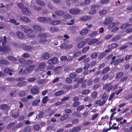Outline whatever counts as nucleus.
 <instances>
[{"label":"nucleus","mask_w":132,"mask_h":132,"mask_svg":"<svg viewBox=\"0 0 132 132\" xmlns=\"http://www.w3.org/2000/svg\"><path fill=\"white\" fill-rule=\"evenodd\" d=\"M37 3L38 5L42 6H43L44 5V2L41 0H39L37 1Z\"/></svg>","instance_id":"60"},{"label":"nucleus","mask_w":132,"mask_h":132,"mask_svg":"<svg viewBox=\"0 0 132 132\" xmlns=\"http://www.w3.org/2000/svg\"><path fill=\"white\" fill-rule=\"evenodd\" d=\"M98 54L96 52L93 53L91 55V57L92 59L95 58L97 56Z\"/></svg>","instance_id":"58"},{"label":"nucleus","mask_w":132,"mask_h":132,"mask_svg":"<svg viewBox=\"0 0 132 132\" xmlns=\"http://www.w3.org/2000/svg\"><path fill=\"white\" fill-rule=\"evenodd\" d=\"M0 108L2 110H6L8 108V106L6 104L1 105H0Z\"/></svg>","instance_id":"21"},{"label":"nucleus","mask_w":132,"mask_h":132,"mask_svg":"<svg viewBox=\"0 0 132 132\" xmlns=\"http://www.w3.org/2000/svg\"><path fill=\"white\" fill-rule=\"evenodd\" d=\"M85 45V42L84 41H82L80 42L77 44V47L79 49H80L83 47Z\"/></svg>","instance_id":"14"},{"label":"nucleus","mask_w":132,"mask_h":132,"mask_svg":"<svg viewBox=\"0 0 132 132\" xmlns=\"http://www.w3.org/2000/svg\"><path fill=\"white\" fill-rule=\"evenodd\" d=\"M72 115L74 116H76L77 117H80L81 116L80 114L76 111H74Z\"/></svg>","instance_id":"55"},{"label":"nucleus","mask_w":132,"mask_h":132,"mask_svg":"<svg viewBox=\"0 0 132 132\" xmlns=\"http://www.w3.org/2000/svg\"><path fill=\"white\" fill-rule=\"evenodd\" d=\"M15 124V122H13L10 123L8 125L7 127V129H9L12 128Z\"/></svg>","instance_id":"38"},{"label":"nucleus","mask_w":132,"mask_h":132,"mask_svg":"<svg viewBox=\"0 0 132 132\" xmlns=\"http://www.w3.org/2000/svg\"><path fill=\"white\" fill-rule=\"evenodd\" d=\"M110 68L109 67H107L104 68L103 70L102 73L103 74H104L110 71Z\"/></svg>","instance_id":"25"},{"label":"nucleus","mask_w":132,"mask_h":132,"mask_svg":"<svg viewBox=\"0 0 132 132\" xmlns=\"http://www.w3.org/2000/svg\"><path fill=\"white\" fill-rule=\"evenodd\" d=\"M31 48V46L29 45H26L23 47V49L26 50H29Z\"/></svg>","instance_id":"42"},{"label":"nucleus","mask_w":132,"mask_h":132,"mask_svg":"<svg viewBox=\"0 0 132 132\" xmlns=\"http://www.w3.org/2000/svg\"><path fill=\"white\" fill-rule=\"evenodd\" d=\"M50 23L54 25H56L60 23L61 21L59 20H51L50 22Z\"/></svg>","instance_id":"11"},{"label":"nucleus","mask_w":132,"mask_h":132,"mask_svg":"<svg viewBox=\"0 0 132 132\" xmlns=\"http://www.w3.org/2000/svg\"><path fill=\"white\" fill-rule=\"evenodd\" d=\"M4 40L2 43L3 46H0V51L4 52L6 51L8 49V47L6 46H4L6 43L7 42V38L5 36L3 37Z\"/></svg>","instance_id":"2"},{"label":"nucleus","mask_w":132,"mask_h":132,"mask_svg":"<svg viewBox=\"0 0 132 132\" xmlns=\"http://www.w3.org/2000/svg\"><path fill=\"white\" fill-rule=\"evenodd\" d=\"M64 93V91L63 90H59L56 92L54 94L56 96H59L63 95Z\"/></svg>","instance_id":"20"},{"label":"nucleus","mask_w":132,"mask_h":132,"mask_svg":"<svg viewBox=\"0 0 132 132\" xmlns=\"http://www.w3.org/2000/svg\"><path fill=\"white\" fill-rule=\"evenodd\" d=\"M50 57V54L47 52H44L42 56V58L44 60H47Z\"/></svg>","instance_id":"13"},{"label":"nucleus","mask_w":132,"mask_h":132,"mask_svg":"<svg viewBox=\"0 0 132 132\" xmlns=\"http://www.w3.org/2000/svg\"><path fill=\"white\" fill-rule=\"evenodd\" d=\"M30 128L29 127H25L24 129V132H30Z\"/></svg>","instance_id":"64"},{"label":"nucleus","mask_w":132,"mask_h":132,"mask_svg":"<svg viewBox=\"0 0 132 132\" xmlns=\"http://www.w3.org/2000/svg\"><path fill=\"white\" fill-rule=\"evenodd\" d=\"M127 27H128L126 23H124L122 24L120 27V28L121 29H124Z\"/></svg>","instance_id":"43"},{"label":"nucleus","mask_w":132,"mask_h":132,"mask_svg":"<svg viewBox=\"0 0 132 132\" xmlns=\"http://www.w3.org/2000/svg\"><path fill=\"white\" fill-rule=\"evenodd\" d=\"M89 92V90H85L82 92V94L83 95H87L88 94Z\"/></svg>","instance_id":"62"},{"label":"nucleus","mask_w":132,"mask_h":132,"mask_svg":"<svg viewBox=\"0 0 132 132\" xmlns=\"http://www.w3.org/2000/svg\"><path fill=\"white\" fill-rule=\"evenodd\" d=\"M113 20V19L111 16H107L105 19V21L103 23L105 26H107L111 23Z\"/></svg>","instance_id":"4"},{"label":"nucleus","mask_w":132,"mask_h":132,"mask_svg":"<svg viewBox=\"0 0 132 132\" xmlns=\"http://www.w3.org/2000/svg\"><path fill=\"white\" fill-rule=\"evenodd\" d=\"M120 38V36H117L111 39V41H116L118 40Z\"/></svg>","instance_id":"59"},{"label":"nucleus","mask_w":132,"mask_h":132,"mask_svg":"<svg viewBox=\"0 0 132 132\" xmlns=\"http://www.w3.org/2000/svg\"><path fill=\"white\" fill-rule=\"evenodd\" d=\"M40 128V125L38 124L35 125L33 127L34 129L37 131H38L39 130Z\"/></svg>","instance_id":"46"},{"label":"nucleus","mask_w":132,"mask_h":132,"mask_svg":"<svg viewBox=\"0 0 132 132\" xmlns=\"http://www.w3.org/2000/svg\"><path fill=\"white\" fill-rule=\"evenodd\" d=\"M72 47V45H66L65 47V49L66 50H69L71 49Z\"/></svg>","instance_id":"63"},{"label":"nucleus","mask_w":132,"mask_h":132,"mask_svg":"<svg viewBox=\"0 0 132 132\" xmlns=\"http://www.w3.org/2000/svg\"><path fill=\"white\" fill-rule=\"evenodd\" d=\"M69 117V115L67 114H65L63 115L61 117L60 120L61 121H63L66 120Z\"/></svg>","instance_id":"26"},{"label":"nucleus","mask_w":132,"mask_h":132,"mask_svg":"<svg viewBox=\"0 0 132 132\" xmlns=\"http://www.w3.org/2000/svg\"><path fill=\"white\" fill-rule=\"evenodd\" d=\"M80 130V127H77L73 128L71 130L72 132H76L79 131Z\"/></svg>","instance_id":"36"},{"label":"nucleus","mask_w":132,"mask_h":132,"mask_svg":"<svg viewBox=\"0 0 132 132\" xmlns=\"http://www.w3.org/2000/svg\"><path fill=\"white\" fill-rule=\"evenodd\" d=\"M99 40L97 39H92L88 43L89 45H92L98 42Z\"/></svg>","instance_id":"9"},{"label":"nucleus","mask_w":132,"mask_h":132,"mask_svg":"<svg viewBox=\"0 0 132 132\" xmlns=\"http://www.w3.org/2000/svg\"><path fill=\"white\" fill-rule=\"evenodd\" d=\"M118 44L117 43L113 44L110 45L108 46L109 48H110L112 50V49H114L118 46Z\"/></svg>","instance_id":"18"},{"label":"nucleus","mask_w":132,"mask_h":132,"mask_svg":"<svg viewBox=\"0 0 132 132\" xmlns=\"http://www.w3.org/2000/svg\"><path fill=\"white\" fill-rule=\"evenodd\" d=\"M26 82L25 81H21L18 82V86H22L26 85Z\"/></svg>","instance_id":"48"},{"label":"nucleus","mask_w":132,"mask_h":132,"mask_svg":"<svg viewBox=\"0 0 132 132\" xmlns=\"http://www.w3.org/2000/svg\"><path fill=\"white\" fill-rule=\"evenodd\" d=\"M16 95V91H11L10 92V95L12 97H15Z\"/></svg>","instance_id":"51"},{"label":"nucleus","mask_w":132,"mask_h":132,"mask_svg":"<svg viewBox=\"0 0 132 132\" xmlns=\"http://www.w3.org/2000/svg\"><path fill=\"white\" fill-rule=\"evenodd\" d=\"M91 18V17L90 16H82L80 18V19L81 21H85L87 19H90Z\"/></svg>","instance_id":"24"},{"label":"nucleus","mask_w":132,"mask_h":132,"mask_svg":"<svg viewBox=\"0 0 132 132\" xmlns=\"http://www.w3.org/2000/svg\"><path fill=\"white\" fill-rule=\"evenodd\" d=\"M89 30L87 29H85L81 31L80 34L81 35H84L86 34L88 31Z\"/></svg>","instance_id":"30"},{"label":"nucleus","mask_w":132,"mask_h":132,"mask_svg":"<svg viewBox=\"0 0 132 132\" xmlns=\"http://www.w3.org/2000/svg\"><path fill=\"white\" fill-rule=\"evenodd\" d=\"M89 64L86 63L84 67V69L85 70H87L89 68Z\"/></svg>","instance_id":"61"},{"label":"nucleus","mask_w":132,"mask_h":132,"mask_svg":"<svg viewBox=\"0 0 132 132\" xmlns=\"http://www.w3.org/2000/svg\"><path fill=\"white\" fill-rule=\"evenodd\" d=\"M57 61L58 59L55 57H53L49 59L47 61V63L49 64L47 67V70L53 69L54 67V65L57 63Z\"/></svg>","instance_id":"1"},{"label":"nucleus","mask_w":132,"mask_h":132,"mask_svg":"<svg viewBox=\"0 0 132 132\" xmlns=\"http://www.w3.org/2000/svg\"><path fill=\"white\" fill-rule=\"evenodd\" d=\"M49 100L48 97L47 96L44 97L43 98L42 101L43 104H45Z\"/></svg>","instance_id":"41"},{"label":"nucleus","mask_w":132,"mask_h":132,"mask_svg":"<svg viewBox=\"0 0 132 132\" xmlns=\"http://www.w3.org/2000/svg\"><path fill=\"white\" fill-rule=\"evenodd\" d=\"M51 19V18L49 17L45 18L44 17H39L38 18V21L40 22L43 23H44L45 22H48Z\"/></svg>","instance_id":"6"},{"label":"nucleus","mask_w":132,"mask_h":132,"mask_svg":"<svg viewBox=\"0 0 132 132\" xmlns=\"http://www.w3.org/2000/svg\"><path fill=\"white\" fill-rule=\"evenodd\" d=\"M22 13L26 15L29 14V9L27 7H25L22 10Z\"/></svg>","instance_id":"22"},{"label":"nucleus","mask_w":132,"mask_h":132,"mask_svg":"<svg viewBox=\"0 0 132 132\" xmlns=\"http://www.w3.org/2000/svg\"><path fill=\"white\" fill-rule=\"evenodd\" d=\"M20 19L22 21L26 22H29V18L26 16H21L20 17Z\"/></svg>","instance_id":"17"},{"label":"nucleus","mask_w":132,"mask_h":132,"mask_svg":"<svg viewBox=\"0 0 132 132\" xmlns=\"http://www.w3.org/2000/svg\"><path fill=\"white\" fill-rule=\"evenodd\" d=\"M90 47L89 46H86L84 47L82 50V52L83 53H85L89 49Z\"/></svg>","instance_id":"44"},{"label":"nucleus","mask_w":132,"mask_h":132,"mask_svg":"<svg viewBox=\"0 0 132 132\" xmlns=\"http://www.w3.org/2000/svg\"><path fill=\"white\" fill-rule=\"evenodd\" d=\"M4 72L6 73H8L9 75L10 76H12L13 75L12 72L13 71L9 68H6L4 69Z\"/></svg>","instance_id":"10"},{"label":"nucleus","mask_w":132,"mask_h":132,"mask_svg":"<svg viewBox=\"0 0 132 132\" xmlns=\"http://www.w3.org/2000/svg\"><path fill=\"white\" fill-rule=\"evenodd\" d=\"M40 102V100H34L32 103V105L33 106H35L38 104V103Z\"/></svg>","instance_id":"49"},{"label":"nucleus","mask_w":132,"mask_h":132,"mask_svg":"<svg viewBox=\"0 0 132 132\" xmlns=\"http://www.w3.org/2000/svg\"><path fill=\"white\" fill-rule=\"evenodd\" d=\"M7 59L13 62L16 61H17V59L16 58H15L11 56H8L7 57Z\"/></svg>","instance_id":"28"},{"label":"nucleus","mask_w":132,"mask_h":132,"mask_svg":"<svg viewBox=\"0 0 132 132\" xmlns=\"http://www.w3.org/2000/svg\"><path fill=\"white\" fill-rule=\"evenodd\" d=\"M70 12L73 15H77L80 12L79 9L78 8L72 9L69 10Z\"/></svg>","instance_id":"8"},{"label":"nucleus","mask_w":132,"mask_h":132,"mask_svg":"<svg viewBox=\"0 0 132 132\" xmlns=\"http://www.w3.org/2000/svg\"><path fill=\"white\" fill-rule=\"evenodd\" d=\"M106 55V54L105 52H103L100 53L98 56V58L100 59H102L105 57Z\"/></svg>","instance_id":"27"},{"label":"nucleus","mask_w":132,"mask_h":132,"mask_svg":"<svg viewBox=\"0 0 132 132\" xmlns=\"http://www.w3.org/2000/svg\"><path fill=\"white\" fill-rule=\"evenodd\" d=\"M123 73L121 71L118 72L116 75V78L117 79H118L120 78L123 75Z\"/></svg>","instance_id":"37"},{"label":"nucleus","mask_w":132,"mask_h":132,"mask_svg":"<svg viewBox=\"0 0 132 132\" xmlns=\"http://www.w3.org/2000/svg\"><path fill=\"white\" fill-rule=\"evenodd\" d=\"M38 36L40 38H46L48 36L47 34L44 33H40L38 34Z\"/></svg>","instance_id":"19"},{"label":"nucleus","mask_w":132,"mask_h":132,"mask_svg":"<svg viewBox=\"0 0 132 132\" xmlns=\"http://www.w3.org/2000/svg\"><path fill=\"white\" fill-rule=\"evenodd\" d=\"M33 9L37 11H39L40 10L42 9L41 7L39 6H37L36 5L34 6L33 7Z\"/></svg>","instance_id":"54"},{"label":"nucleus","mask_w":132,"mask_h":132,"mask_svg":"<svg viewBox=\"0 0 132 132\" xmlns=\"http://www.w3.org/2000/svg\"><path fill=\"white\" fill-rule=\"evenodd\" d=\"M116 56H114L112 57L111 58V61L110 63L111 65H112L113 64L114 65L116 66L120 64V63L119 58L116 60Z\"/></svg>","instance_id":"3"},{"label":"nucleus","mask_w":132,"mask_h":132,"mask_svg":"<svg viewBox=\"0 0 132 132\" xmlns=\"http://www.w3.org/2000/svg\"><path fill=\"white\" fill-rule=\"evenodd\" d=\"M16 34L19 38L20 39H23L24 38V35L22 32L18 31L16 32Z\"/></svg>","instance_id":"15"},{"label":"nucleus","mask_w":132,"mask_h":132,"mask_svg":"<svg viewBox=\"0 0 132 132\" xmlns=\"http://www.w3.org/2000/svg\"><path fill=\"white\" fill-rule=\"evenodd\" d=\"M30 92L33 94H37L39 92L38 87L37 86H33L30 89Z\"/></svg>","instance_id":"5"},{"label":"nucleus","mask_w":132,"mask_h":132,"mask_svg":"<svg viewBox=\"0 0 132 132\" xmlns=\"http://www.w3.org/2000/svg\"><path fill=\"white\" fill-rule=\"evenodd\" d=\"M45 64H46L45 63L43 62L41 63L38 65V68L40 69H43L45 67Z\"/></svg>","instance_id":"39"},{"label":"nucleus","mask_w":132,"mask_h":132,"mask_svg":"<svg viewBox=\"0 0 132 132\" xmlns=\"http://www.w3.org/2000/svg\"><path fill=\"white\" fill-rule=\"evenodd\" d=\"M0 64L6 65H8L9 64V62L7 60L4 59H0Z\"/></svg>","instance_id":"12"},{"label":"nucleus","mask_w":132,"mask_h":132,"mask_svg":"<svg viewBox=\"0 0 132 132\" xmlns=\"http://www.w3.org/2000/svg\"><path fill=\"white\" fill-rule=\"evenodd\" d=\"M112 85V83L111 82H110L109 83H108L104 85L103 87V89H107L110 86Z\"/></svg>","instance_id":"32"},{"label":"nucleus","mask_w":132,"mask_h":132,"mask_svg":"<svg viewBox=\"0 0 132 132\" xmlns=\"http://www.w3.org/2000/svg\"><path fill=\"white\" fill-rule=\"evenodd\" d=\"M39 42L41 44H44L47 43V40L46 39L43 38L40 39Z\"/></svg>","instance_id":"53"},{"label":"nucleus","mask_w":132,"mask_h":132,"mask_svg":"<svg viewBox=\"0 0 132 132\" xmlns=\"http://www.w3.org/2000/svg\"><path fill=\"white\" fill-rule=\"evenodd\" d=\"M33 28L34 30L37 31H41L42 28L41 27L38 25H35L33 26Z\"/></svg>","instance_id":"16"},{"label":"nucleus","mask_w":132,"mask_h":132,"mask_svg":"<svg viewBox=\"0 0 132 132\" xmlns=\"http://www.w3.org/2000/svg\"><path fill=\"white\" fill-rule=\"evenodd\" d=\"M98 31H95L89 34V36L91 37H93L94 36L98 34Z\"/></svg>","instance_id":"35"},{"label":"nucleus","mask_w":132,"mask_h":132,"mask_svg":"<svg viewBox=\"0 0 132 132\" xmlns=\"http://www.w3.org/2000/svg\"><path fill=\"white\" fill-rule=\"evenodd\" d=\"M107 12V11L104 9L100 10L99 12V14L101 15H105L106 14Z\"/></svg>","instance_id":"31"},{"label":"nucleus","mask_w":132,"mask_h":132,"mask_svg":"<svg viewBox=\"0 0 132 132\" xmlns=\"http://www.w3.org/2000/svg\"><path fill=\"white\" fill-rule=\"evenodd\" d=\"M24 31L26 33L28 34L31 33L33 31L32 30L29 28H25Z\"/></svg>","instance_id":"29"},{"label":"nucleus","mask_w":132,"mask_h":132,"mask_svg":"<svg viewBox=\"0 0 132 132\" xmlns=\"http://www.w3.org/2000/svg\"><path fill=\"white\" fill-rule=\"evenodd\" d=\"M69 77L72 79H74L77 76V74L75 72H72L70 73L69 75Z\"/></svg>","instance_id":"23"},{"label":"nucleus","mask_w":132,"mask_h":132,"mask_svg":"<svg viewBox=\"0 0 132 132\" xmlns=\"http://www.w3.org/2000/svg\"><path fill=\"white\" fill-rule=\"evenodd\" d=\"M81 53L80 51L76 52L74 55V56L75 58L78 57L81 55Z\"/></svg>","instance_id":"47"},{"label":"nucleus","mask_w":132,"mask_h":132,"mask_svg":"<svg viewBox=\"0 0 132 132\" xmlns=\"http://www.w3.org/2000/svg\"><path fill=\"white\" fill-rule=\"evenodd\" d=\"M22 125L23 123H19L18 124V125H15L13 127V128H19L21 127L22 126Z\"/></svg>","instance_id":"56"},{"label":"nucleus","mask_w":132,"mask_h":132,"mask_svg":"<svg viewBox=\"0 0 132 132\" xmlns=\"http://www.w3.org/2000/svg\"><path fill=\"white\" fill-rule=\"evenodd\" d=\"M55 14L57 15L61 16L63 14V12L62 11H55Z\"/></svg>","instance_id":"40"},{"label":"nucleus","mask_w":132,"mask_h":132,"mask_svg":"<svg viewBox=\"0 0 132 132\" xmlns=\"http://www.w3.org/2000/svg\"><path fill=\"white\" fill-rule=\"evenodd\" d=\"M20 97H23L26 94V92L24 90H21L18 93Z\"/></svg>","instance_id":"34"},{"label":"nucleus","mask_w":132,"mask_h":132,"mask_svg":"<svg viewBox=\"0 0 132 132\" xmlns=\"http://www.w3.org/2000/svg\"><path fill=\"white\" fill-rule=\"evenodd\" d=\"M63 18L65 19H71L72 16L70 14H66L64 15Z\"/></svg>","instance_id":"45"},{"label":"nucleus","mask_w":132,"mask_h":132,"mask_svg":"<svg viewBox=\"0 0 132 132\" xmlns=\"http://www.w3.org/2000/svg\"><path fill=\"white\" fill-rule=\"evenodd\" d=\"M48 111H50L49 112V116H52L55 113L54 111L53 110H51L50 108L48 109Z\"/></svg>","instance_id":"52"},{"label":"nucleus","mask_w":132,"mask_h":132,"mask_svg":"<svg viewBox=\"0 0 132 132\" xmlns=\"http://www.w3.org/2000/svg\"><path fill=\"white\" fill-rule=\"evenodd\" d=\"M19 115V112H18L16 114L12 113V117L13 118H16L18 117Z\"/></svg>","instance_id":"50"},{"label":"nucleus","mask_w":132,"mask_h":132,"mask_svg":"<svg viewBox=\"0 0 132 132\" xmlns=\"http://www.w3.org/2000/svg\"><path fill=\"white\" fill-rule=\"evenodd\" d=\"M99 7V6L97 5H94L91 6V10L89 12V14H95L96 12V9Z\"/></svg>","instance_id":"7"},{"label":"nucleus","mask_w":132,"mask_h":132,"mask_svg":"<svg viewBox=\"0 0 132 132\" xmlns=\"http://www.w3.org/2000/svg\"><path fill=\"white\" fill-rule=\"evenodd\" d=\"M84 108V106L83 105H81L77 108V110L78 111H79L81 110Z\"/></svg>","instance_id":"57"},{"label":"nucleus","mask_w":132,"mask_h":132,"mask_svg":"<svg viewBox=\"0 0 132 132\" xmlns=\"http://www.w3.org/2000/svg\"><path fill=\"white\" fill-rule=\"evenodd\" d=\"M35 66V65H32L29 66L27 67L26 68V69L28 71H30L34 69Z\"/></svg>","instance_id":"33"}]
</instances>
